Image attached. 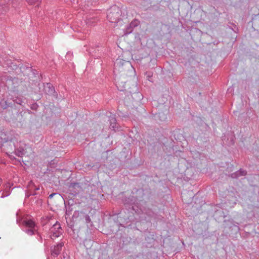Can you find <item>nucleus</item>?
Here are the masks:
<instances>
[{"mask_svg":"<svg viewBox=\"0 0 259 259\" xmlns=\"http://www.w3.org/2000/svg\"><path fill=\"white\" fill-rule=\"evenodd\" d=\"M37 234L39 236V239L41 241H42V237H41V236L40 235L39 233L38 232H37Z\"/></svg>","mask_w":259,"mask_h":259,"instance_id":"obj_27","label":"nucleus"},{"mask_svg":"<svg viewBox=\"0 0 259 259\" xmlns=\"http://www.w3.org/2000/svg\"><path fill=\"white\" fill-rule=\"evenodd\" d=\"M23 115L24 113H23V111L17 112L16 114L13 115V117H12V120L13 122H22L24 120Z\"/></svg>","mask_w":259,"mask_h":259,"instance_id":"obj_10","label":"nucleus"},{"mask_svg":"<svg viewBox=\"0 0 259 259\" xmlns=\"http://www.w3.org/2000/svg\"><path fill=\"white\" fill-rule=\"evenodd\" d=\"M17 223H18V220H17Z\"/></svg>","mask_w":259,"mask_h":259,"instance_id":"obj_35","label":"nucleus"},{"mask_svg":"<svg viewBox=\"0 0 259 259\" xmlns=\"http://www.w3.org/2000/svg\"><path fill=\"white\" fill-rule=\"evenodd\" d=\"M69 191L71 192L72 195L75 196L79 193L81 189L79 183H71L69 186Z\"/></svg>","mask_w":259,"mask_h":259,"instance_id":"obj_9","label":"nucleus"},{"mask_svg":"<svg viewBox=\"0 0 259 259\" xmlns=\"http://www.w3.org/2000/svg\"><path fill=\"white\" fill-rule=\"evenodd\" d=\"M234 226H235V227H237V226L235 224H234Z\"/></svg>","mask_w":259,"mask_h":259,"instance_id":"obj_34","label":"nucleus"},{"mask_svg":"<svg viewBox=\"0 0 259 259\" xmlns=\"http://www.w3.org/2000/svg\"><path fill=\"white\" fill-rule=\"evenodd\" d=\"M246 171L242 169H240L239 170L236 171L235 172H234L231 175V177L232 178L236 179L240 176H244L246 175Z\"/></svg>","mask_w":259,"mask_h":259,"instance_id":"obj_12","label":"nucleus"},{"mask_svg":"<svg viewBox=\"0 0 259 259\" xmlns=\"http://www.w3.org/2000/svg\"><path fill=\"white\" fill-rule=\"evenodd\" d=\"M2 183V179L0 178V185Z\"/></svg>","mask_w":259,"mask_h":259,"instance_id":"obj_31","label":"nucleus"},{"mask_svg":"<svg viewBox=\"0 0 259 259\" xmlns=\"http://www.w3.org/2000/svg\"><path fill=\"white\" fill-rule=\"evenodd\" d=\"M133 28L132 26L131 25H128L125 30V32H124V34H130L131 33L133 30Z\"/></svg>","mask_w":259,"mask_h":259,"instance_id":"obj_20","label":"nucleus"},{"mask_svg":"<svg viewBox=\"0 0 259 259\" xmlns=\"http://www.w3.org/2000/svg\"><path fill=\"white\" fill-rule=\"evenodd\" d=\"M33 228H29L26 229L25 230V232L29 235H32L34 234V231L35 230L33 229Z\"/></svg>","mask_w":259,"mask_h":259,"instance_id":"obj_21","label":"nucleus"},{"mask_svg":"<svg viewBox=\"0 0 259 259\" xmlns=\"http://www.w3.org/2000/svg\"><path fill=\"white\" fill-rule=\"evenodd\" d=\"M229 222H230L231 223H232L233 222V220L229 221Z\"/></svg>","mask_w":259,"mask_h":259,"instance_id":"obj_32","label":"nucleus"},{"mask_svg":"<svg viewBox=\"0 0 259 259\" xmlns=\"http://www.w3.org/2000/svg\"><path fill=\"white\" fill-rule=\"evenodd\" d=\"M110 128L115 131L118 128L116 123V120L114 116H111L110 117Z\"/></svg>","mask_w":259,"mask_h":259,"instance_id":"obj_13","label":"nucleus"},{"mask_svg":"<svg viewBox=\"0 0 259 259\" xmlns=\"http://www.w3.org/2000/svg\"><path fill=\"white\" fill-rule=\"evenodd\" d=\"M0 139L1 140V142L3 143H9L11 141H13L14 140L10 137L5 132H1L0 133Z\"/></svg>","mask_w":259,"mask_h":259,"instance_id":"obj_11","label":"nucleus"},{"mask_svg":"<svg viewBox=\"0 0 259 259\" xmlns=\"http://www.w3.org/2000/svg\"><path fill=\"white\" fill-rule=\"evenodd\" d=\"M38 85L39 86V90H40L41 88H43V92L45 94H47L49 96H52L56 99L57 98L58 94L57 92L55 91L54 87L51 83H47L46 84L42 83V84L39 83ZM39 92H41V91L39 90Z\"/></svg>","mask_w":259,"mask_h":259,"instance_id":"obj_5","label":"nucleus"},{"mask_svg":"<svg viewBox=\"0 0 259 259\" xmlns=\"http://www.w3.org/2000/svg\"><path fill=\"white\" fill-rule=\"evenodd\" d=\"M144 211V213L150 218H155L156 215L155 212L149 208H145Z\"/></svg>","mask_w":259,"mask_h":259,"instance_id":"obj_16","label":"nucleus"},{"mask_svg":"<svg viewBox=\"0 0 259 259\" xmlns=\"http://www.w3.org/2000/svg\"><path fill=\"white\" fill-rule=\"evenodd\" d=\"M29 187L30 189H34V191L39 190V187L35 186L34 184L32 181L29 182Z\"/></svg>","mask_w":259,"mask_h":259,"instance_id":"obj_19","label":"nucleus"},{"mask_svg":"<svg viewBox=\"0 0 259 259\" xmlns=\"http://www.w3.org/2000/svg\"><path fill=\"white\" fill-rule=\"evenodd\" d=\"M5 196L3 195V194H2V195L1 196V198H4L5 197Z\"/></svg>","mask_w":259,"mask_h":259,"instance_id":"obj_30","label":"nucleus"},{"mask_svg":"<svg viewBox=\"0 0 259 259\" xmlns=\"http://www.w3.org/2000/svg\"><path fill=\"white\" fill-rule=\"evenodd\" d=\"M36 195V193L35 192L29 194V195Z\"/></svg>","mask_w":259,"mask_h":259,"instance_id":"obj_28","label":"nucleus"},{"mask_svg":"<svg viewBox=\"0 0 259 259\" xmlns=\"http://www.w3.org/2000/svg\"><path fill=\"white\" fill-rule=\"evenodd\" d=\"M121 11L119 7L112 6L107 11V18L111 23H118L120 21Z\"/></svg>","mask_w":259,"mask_h":259,"instance_id":"obj_3","label":"nucleus"},{"mask_svg":"<svg viewBox=\"0 0 259 259\" xmlns=\"http://www.w3.org/2000/svg\"><path fill=\"white\" fill-rule=\"evenodd\" d=\"M64 246L63 242H60L56 245L51 247V255L54 257H57L60 253L62 247Z\"/></svg>","mask_w":259,"mask_h":259,"instance_id":"obj_8","label":"nucleus"},{"mask_svg":"<svg viewBox=\"0 0 259 259\" xmlns=\"http://www.w3.org/2000/svg\"><path fill=\"white\" fill-rule=\"evenodd\" d=\"M66 210L65 215H66H66L69 216L70 214H71V211L73 210V208H72V205H70L68 204V205L67 206H66Z\"/></svg>","mask_w":259,"mask_h":259,"instance_id":"obj_18","label":"nucleus"},{"mask_svg":"<svg viewBox=\"0 0 259 259\" xmlns=\"http://www.w3.org/2000/svg\"><path fill=\"white\" fill-rule=\"evenodd\" d=\"M55 196H56L57 197H58V198H61V195L57 193H53L49 196V198L52 199Z\"/></svg>","mask_w":259,"mask_h":259,"instance_id":"obj_22","label":"nucleus"},{"mask_svg":"<svg viewBox=\"0 0 259 259\" xmlns=\"http://www.w3.org/2000/svg\"><path fill=\"white\" fill-rule=\"evenodd\" d=\"M134 96L137 97H138L139 99L140 100L141 99V98L142 97V95L139 93V92H135L134 94Z\"/></svg>","mask_w":259,"mask_h":259,"instance_id":"obj_24","label":"nucleus"},{"mask_svg":"<svg viewBox=\"0 0 259 259\" xmlns=\"http://www.w3.org/2000/svg\"><path fill=\"white\" fill-rule=\"evenodd\" d=\"M51 235L50 237L54 239L60 236L62 234L61 227L60 224L56 222L50 229Z\"/></svg>","mask_w":259,"mask_h":259,"instance_id":"obj_7","label":"nucleus"},{"mask_svg":"<svg viewBox=\"0 0 259 259\" xmlns=\"http://www.w3.org/2000/svg\"><path fill=\"white\" fill-rule=\"evenodd\" d=\"M130 25L132 26L133 28H134L135 27H136L137 25V22L135 21H132L130 24Z\"/></svg>","mask_w":259,"mask_h":259,"instance_id":"obj_25","label":"nucleus"},{"mask_svg":"<svg viewBox=\"0 0 259 259\" xmlns=\"http://www.w3.org/2000/svg\"><path fill=\"white\" fill-rule=\"evenodd\" d=\"M85 213L83 211H79L78 210H75L74 212V213L72 217V222H71L70 224L67 223L68 226L71 229L74 226V223H79L80 222H84V215ZM67 223H68L67 222Z\"/></svg>","mask_w":259,"mask_h":259,"instance_id":"obj_6","label":"nucleus"},{"mask_svg":"<svg viewBox=\"0 0 259 259\" xmlns=\"http://www.w3.org/2000/svg\"><path fill=\"white\" fill-rule=\"evenodd\" d=\"M22 224L23 225L29 228H34L35 226V223L31 220H24Z\"/></svg>","mask_w":259,"mask_h":259,"instance_id":"obj_14","label":"nucleus"},{"mask_svg":"<svg viewBox=\"0 0 259 259\" xmlns=\"http://www.w3.org/2000/svg\"><path fill=\"white\" fill-rule=\"evenodd\" d=\"M117 83L118 84V85H120V84L122 83V81H120V80L119 79H118L117 81H116Z\"/></svg>","mask_w":259,"mask_h":259,"instance_id":"obj_26","label":"nucleus"},{"mask_svg":"<svg viewBox=\"0 0 259 259\" xmlns=\"http://www.w3.org/2000/svg\"><path fill=\"white\" fill-rule=\"evenodd\" d=\"M252 25L259 30V14L255 15L252 19Z\"/></svg>","mask_w":259,"mask_h":259,"instance_id":"obj_15","label":"nucleus"},{"mask_svg":"<svg viewBox=\"0 0 259 259\" xmlns=\"http://www.w3.org/2000/svg\"><path fill=\"white\" fill-rule=\"evenodd\" d=\"M38 107V105L36 103H33L31 105V109L33 110H36Z\"/></svg>","mask_w":259,"mask_h":259,"instance_id":"obj_23","label":"nucleus"},{"mask_svg":"<svg viewBox=\"0 0 259 259\" xmlns=\"http://www.w3.org/2000/svg\"><path fill=\"white\" fill-rule=\"evenodd\" d=\"M5 146L8 152L14 153L17 156L22 157L25 154L26 145L23 142H15L14 140L7 143Z\"/></svg>","mask_w":259,"mask_h":259,"instance_id":"obj_1","label":"nucleus"},{"mask_svg":"<svg viewBox=\"0 0 259 259\" xmlns=\"http://www.w3.org/2000/svg\"><path fill=\"white\" fill-rule=\"evenodd\" d=\"M83 222L87 224L88 228L93 226V223L91 221V219H90V216L86 213L84 215V222Z\"/></svg>","mask_w":259,"mask_h":259,"instance_id":"obj_17","label":"nucleus"},{"mask_svg":"<svg viewBox=\"0 0 259 259\" xmlns=\"http://www.w3.org/2000/svg\"><path fill=\"white\" fill-rule=\"evenodd\" d=\"M29 196H30L29 194H27V197H28Z\"/></svg>","mask_w":259,"mask_h":259,"instance_id":"obj_33","label":"nucleus"},{"mask_svg":"<svg viewBox=\"0 0 259 259\" xmlns=\"http://www.w3.org/2000/svg\"><path fill=\"white\" fill-rule=\"evenodd\" d=\"M23 98L21 97H15L13 98L8 99L6 101L0 103L1 107L5 109L9 107H13L15 104L23 106Z\"/></svg>","mask_w":259,"mask_h":259,"instance_id":"obj_4","label":"nucleus"},{"mask_svg":"<svg viewBox=\"0 0 259 259\" xmlns=\"http://www.w3.org/2000/svg\"><path fill=\"white\" fill-rule=\"evenodd\" d=\"M114 72L117 71L122 72V75H124L126 70H128L133 74L134 68L129 61L123 60L121 59L118 58L114 63Z\"/></svg>","mask_w":259,"mask_h":259,"instance_id":"obj_2","label":"nucleus"},{"mask_svg":"<svg viewBox=\"0 0 259 259\" xmlns=\"http://www.w3.org/2000/svg\"><path fill=\"white\" fill-rule=\"evenodd\" d=\"M32 72H33V74L34 75H35V72H36V71L32 70Z\"/></svg>","mask_w":259,"mask_h":259,"instance_id":"obj_29","label":"nucleus"}]
</instances>
